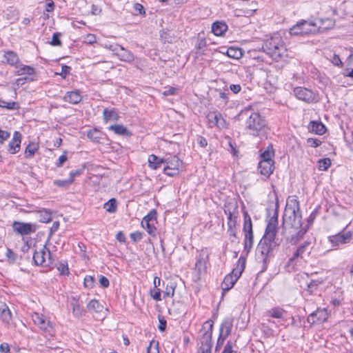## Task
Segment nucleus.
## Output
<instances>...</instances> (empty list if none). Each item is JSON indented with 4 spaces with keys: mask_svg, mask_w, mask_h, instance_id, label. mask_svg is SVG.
Wrapping results in <instances>:
<instances>
[{
    "mask_svg": "<svg viewBox=\"0 0 353 353\" xmlns=\"http://www.w3.org/2000/svg\"><path fill=\"white\" fill-rule=\"evenodd\" d=\"M142 221H152V222H157V212L154 210H152L148 213L147 215H145Z\"/></svg>",
    "mask_w": 353,
    "mask_h": 353,
    "instance_id": "obj_48",
    "label": "nucleus"
},
{
    "mask_svg": "<svg viewBox=\"0 0 353 353\" xmlns=\"http://www.w3.org/2000/svg\"><path fill=\"white\" fill-rule=\"evenodd\" d=\"M227 232L229 235V239L230 240V241L235 242L236 240L238 239L236 235V228H228Z\"/></svg>",
    "mask_w": 353,
    "mask_h": 353,
    "instance_id": "obj_51",
    "label": "nucleus"
},
{
    "mask_svg": "<svg viewBox=\"0 0 353 353\" xmlns=\"http://www.w3.org/2000/svg\"><path fill=\"white\" fill-rule=\"evenodd\" d=\"M21 141V134L15 131L13 134V137L12 140L10 141L8 144V151L10 154H16L20 150V145Z\"/></svg>",
    "mask_w": 353,
    "mask_h": 353,
    "instance_id": "obj_19",
    "label": "nucleus"
},
{
    "mask_svg": "<svg viewBox=\"0 0 353 353\" xmlns=\"http://www.w3.org/2000/svg\"><path fill=\"white\" fill-rule=\"evenodd\" d=\"M274 161H260L259 163L260 173L266 178L269 177L274 170Z\"/></svg>",
    "mask_w": 353,
    "mask_h": 353,
    "instance_id": "obj_20",
    "label": "nucleus"
},
{
    "mask_svg": "<svg viewBox=\"0 0 353 353\" xmlns=\"http://www.w3.org/2000/svg\"><path fill=\"white\" fill-rule=\"evenodd\" d=\"M70 305L72 309L73 315L76 317H80L85 313V310L81 303H79V299L76 297H72L70 301Z\"/></svg>",
    "mask_w": 353,
    "mask_h": 353,
    "instance_id": "obj_22",
    "label": "nucleus"
},
{
    "mask_svg": "<svg viewBox=\"0 0 353 353\" xmlns=\"http://www.w3.org/2000/svg\"><path fill=\"white\" fill-rule=\"evenodd\" d=\"M108 130L112 131L114 134L117 135H122L130 137L131 136V132L123 125H111L108 128Z\"/></svg>",
    "mask_w": 353,
    "mask_h": 353,
    "instance_id": "obj_27",
    "label": "nucleus"
},
{
    "mask_svg": "<svg viewBox=\"0 0 353 353\" xmlns=\"http://www.w3.org/2000/svg\"><path fill=\"white\" fill-rule=\"evenodd\" d=\"M307 143L310 147L316 148L321 145V141L317 139L309 138Z\"/></svg>",
    "mask_w": 353,
    "mask_h": 353,
    "instance_id": "obj_58",
    "label": "nucleus"
},
{
    "mask_svg": "<svg viewBox=\"0 0 353 353\" xmlns=\"http://www.w3.org/2000/svg\"><path fill=\"white\" fill-rule=\"evenodd\" d=\"M12 226L13 230L20 235L30 234L35 232L37 228L36 224L20 221H14Z\"/></svg>",
    "mask_w": 353,
    "mask_h": 353,
    "instance_id": "obj_13",
    "label": "nucleus"
},
{
    "mask_svg": "<svg viewBox=\"0 0 353 353\" xmlns=\"http://www.w3.org/2000/svg\"><path fill=\"white\" fill-rule=\"evenodd\" d=\"M0 316L5 323H9L12 318V313L7 305L4 303H0Z\"/></svg>",
    "mask_w": 353,
    "mask_h": 353,
    "instance_id": "obj_28",
    "label": "nucleus"
},
{
    "mask_svg": "<svg viewBox=\"0 0 353 353\" xmlns=\"http://www.w3.org/2000/svg\"><path fill=\"white\" fill-rule=\"evenodd\" d=\"M320 282L317 281H311L307 284V291L310 293L313 292L314 290L316 289L317 286L319 285Z\"/></svg>",
    "mask_w": 353,
    "mask_h": 353,
    "instance_id": "obj_59",
    "label": "nucleus"
},
{
    "mask_svg": "<svg viewBox=\"0 0 353 353\" xmlns=\"http://www.w3.org/2000/svg\"><path fill=\"white\" fill-rule=\"evenodd\" d=\"M10 137V133L8 131L0 130V143H3Z\"/></svg>",
    "mask_w": 353,
    "mask_h": 353,
    "instance_id": "obj_61",
    "label": "nucleus"
},
{
    "mask_svg": "<svg viewBox=\"0 0 353 353\" xmlns=\"http://www.w3.org/2000/svg\"><path fill=\"white\" fill-rule=\"evenodd\" d=\"M5 59L10 65H14L18 63L19 57L17 53L12 51H8L5 53Z\"/></svg>",
    "mask_w": 353,
    "mask_h": 353,
    "instance_id": "obj_37",
    "label": "nucleus"
},
{
    "mask_svg": "<svg viewBox=\"0 0 353 353\" xmlns=\"http://www.w3.org/2000/svg\"><path fill=\"white\" fill-rule=\"evenodd\" d=\"M243 231L244 233L253 232L252 220L251 218L249 216H248L247 213H245V216Z\"/></svg>",
    "mask_w": 353,
    "mask_h": 353,
    "instance_id": "obj_46",
    "label": "nucleus"
},
{
    "mask_svg": "<svg viewBox=\"0 0 353 353\" xmlns=\"http://www.w3.org/2000/svg\"><path fill=\"white\" fill-rule=\"evenodd\" d=\"M213 322L205 321L199 332L201 345L198 353H211Z\"/></svg>",
    "mask_w": 353,
    "mask_h": 353,
    "instance_id": "obj_5",
    "label": "nucleus"
},
{
    "mask_svg": "<svg viewBox=\"0 0 353 353\" xmlns=\"http://www.w3.org/2000/svg\"><path fill=\"white\" fill-rule=\"evenodd\" d=\"M103 119L105 122L108 121H117L119 117L118 113L115 111L114 109L109 110L108 108H105L103 112Z\"/></svg>",
    "mask_w": 353,
    "mask_h": 353,
    "instance_id": "obj_30",
    "label": "nucleus"
},
{
    "mask_svg": "<svg viewBox=\"0 0 353 353\" xmlns=\"http://www.w3.org/2000/svg\"><path fill=\"white\" fill-rule=\"evenodd\" d=\"M208 118L210 122H212L214 125H217L221 118V114L214 112L210 113L208 116Z\"/></svg>",
    "mask_w": 353,
    "mask_h": 353,
    "instance_id": "obj_55",
    "label": "nucleus"
},
{
    "mask_svg": "<svg viewBox=\"0 0 353 353\" xmlns=\"http://www.w3.org/2000/svg\"><path fill=\"white\" fill-rule=\"evenodd\" d=\"M263 50L273 59L278 61L285 55L286 48L279 37L267 39L262 46Z\"/></svg>",
    "mask_w": 353,
    "mask_h": 353,
    "instance_id": "obj_4",
    "label": "nucleus"
},
{
    "mask_svg": "<svg viewBox=\"0 0 353 353\" xmlns=\"http://www.w3.org/2000/svg\"><path fill=\"white\" fill-rule=\"evenodd\" d=\"M81 96L78 91L67 92L63 97V100L72 104H77L81 101Z\"/></svg>",
    "mask_w": 353,
    "mask_h": 353,
    "instance_id": "obj_25",
    "label": "nucleus"
},
{
    "mask_svg": "<svg viewBox=\"0 0 353 353\" xmlns=\"http://www.w3.org/2000/svg\"><path fill=\"white\" fill-rule=\"evenodd\" d=\"M278 225V204L273 216L269 219L263 237L272 240H280L276 237Z\"/></svg>",
    "mask_w": 353,
    "mask_h": 353,
    "instance_id": "obj_9",
    "label": "nucleus"
},
{
    "mask_svg": "<svg viewBox=\"0 0 353 353\" xmlns=\"http://www.w3.org/2000/svg\"><path fill=\"white\" fill-rule=\"evenodd\" d=\"M222 353H236V352L234 351L232 349V342L228 341Z\"/></svg>",
    "mask_w": 353,
    "mask_h": 353,
    "instance_id": "obj_64",
    "label": "nucleus"
},
{
    "mask_svg": "<svg viewBox=\"0 0 353 353\" xmlns=\"http://www.w3.org/2000/svg\"><path fill=\"white\" fill-rule=\"evenodd\" d=\"M134 9L135 12H138L140 14H145L143 6L140 3H135L134 5Z\"/></svg>",
    "mask_w": 353,
    "mask_h": 353,
    "instance_id": "obj_63",
    "label": "nucleus"
},
{
    "mask_svg": "<svg viewBox=\"0 0 353 353\" xmlns=\"http://www.w3.org/2000/svg\"><path fill=\"white\" fill-rule=\"evenodd\" d=\"M147 353H159L158 342L152 341L147 349Z\"/></svg>",
    "mask_w": 353,
    "mask_h": 353,
    "instance_id": "obj_52",
    "label": "nucleus"
},
{
    "mask_svg": "<svg viewBox=\"0 0 353 353\" xmlns=\"http://www.w3.org/2000/svg\"><path fill=\"white\" fill-rule=\"evenodd\" d=\"M331 165V161L329 158L319 159L317 162V167L319 170L325 171Z\"/></svg>",
    "mask_w": 353,
    "mask_h": 353,
    "instance_id": "obj_42",
    "label": "nucleus"
},
{
    "mask_svg": "<svg viewBox=\"0 0 353 353\" xmlns=\"http://www.w3.org/2000/svg\"><path fill=\"white\" fill-rule=\"evenodd\" d=\"M110 49L116 53L121 61L128 63L132 62L134 61V57L133 54L121 46H110Z\"/></svg>",
    "mask_w": 353,
    "mask_h": 353,
    "instance_id": "obj_15",
    "label": "nucleus"
},
{
    "mask_svg": "<svg viewBox=\"0 0 353 353\" xmlns=\"http://www.w3.org/2000/svg\"><path fill=\"white\" fill-rule=\"evenodd\" d=\"M301 219L299 201L296 196H290L287 199L283 216L281 234L288 239H294V236L296 239L302 238L306 230L303 231L301 229Z\"/></svg>",
    "mask_w": 353,
    "mask_h": 353,
    "instance_id": "obj_1",
    "label": "nucleus"
},
{
    "mask_svg": "<svg viewBox=\"0 0 353 353\" xmlns=\"http://www.w3.org/2000/svg\"><path fill=\"white\" fill-rule=\"evenodd\" d=\"M228 30V26L220 21H216L212 25V32L216 36H223Z\"/></svg>",
    "mask_w": 353,
    "mask_h": 353,
    "instance_id": "obj_26",
    "label": "nucleus"
},
{
    "mask_svg": "<svg viewBox=\"0 0 353 353\" xmlns=\"http://www.w3.org/2000/svg\"><path fill=\"white\" fill-rule=\"evenodd\" d=\"M61 33L55 32L53 34L52 40L50 41V44L54 46H59L61 45V41L60 40Z\"/></svg>",
    "mask_w": 353,
    "mask_h": 353,
    "instance_id": "obj_50",
    "label": "nucleus"
},
{
    "mask_svg": "<svg viewBox=\"0 0 353 353\" xmlns=\"http://www.w3.org/2000/svg\"><path fill=\"white\" fill-rule=\"evenodd\" d=\"M33 261L37 265L48 266L52 263L50 252L46 245H43L39 251H34Z\"/></svg>",
    "mask_w": 353,
    "mask_h": 353,
    "instance_id": "obj_10",
    "label": "nucleus"
},
{
    "mask_svg": "<svg viewBox=\"0 0 353 353\" xmlns=\"http://www.w3.org/2000/svg\"><path fill=\"white\" fill-rule=\"evenodd\" d=\"M72 183V180L66 179V180H55L54 181V184L61 188H66L69 186Z\"/></svg>",
    "mask_w": 353,
    "mask_h": 353,
    "instance_id": "obj_53",
    "label": "nucleus"
},
{
    "mask_svg": "<svg viewBox=\"0 0 353 353\" xmlns=\"http://www.w3.org/2000/svg\"><path fill=\"white\" fill-rule=\"evenodd\" d=\"M71 68L68 65H63L61 68V72L59 74L63 79L66 77V75L68 74L70 72Z\"/></svg>",
    "mask_w": 353,
    "mask_h": 353,
    "instance_id": "obj_62",
    "label": "nucleus"
},
{
    "mask_svg": "<svg viewBox=\"0 0 353 353\" xmlns=\"http://www.w3.org/2000/svg\"><path fill=\"white\" fill-rule=\"evenodd\" d=\"M295 97L306 103H315L318 101L316 94L311 90L303 87H296L294 89Z\"/></svg>",
    "mask_w": 353,
    "mask_h": 353,
    "instance_id": "obj_11",
    "label": "nucleus"
},
{
    "mask_svg": "<svg viewBox=\"0 0 353 353\" xmlns=\"http://www.w3.org/2000/svg\"><path fill=\"white\" fill-rule=\"evenodd\" d=\"M157 222L147 221H141V226L143 228L146 230L147 232L152 236H156L157 234V228L156 225Z\"/></svg>",
    "mask_w": 353,
    "mask_h": 353,
    "instance_id": "obj_32",
    "label": "nucleus"
},
{
    "mask_svg": "<svg viewBox=\"0 0 353 353\" xmlns=\"http://www.w3.org/2000/svg\"><path fill=\"white\" fill-rule=\"evenodd\" d=\"M164 164L163 159H161L154 154H150L148 157L149 167L153 170H157Z\"/></svg>",
    "mask_w": 353,
    "mask_h": 353,
    "instance_id": "obj_31",
    "label": "nucleus"
},
{
    "mask_svg": "<svg viewBox=\"0 0 353 353\" xmlns=\"http://www.w3.org/2000/svg\"><path fill=\"white\" fill-rule=\"evenodd\" d=\"M304 246H299L296 250L293 252L292 256L288 261V266L294 268L296 265L300 262V259H303V255L307 252L304 250Z\"/></svg>",
    "mask_w": 353,
    "mask_h": 353,
    "instance_id": "obj_17",
    "label": "nucleus"
},
{
    "mask_svg": "<svg viewBox=\"0 0 353 353\" xmlns=\"http://www.w3.org/2000/svg\"><path fill=\"white\" fill-rule=\"evenodd\" d=\"M178 92V89L174 87H168L165 88V90L163 91V94L165 97L170 95H175Z\"/></svg>",
    "mask_w": 353,
    "mask_h": 353,
    "instance_id": "obj_57",
    "label": "nucleus"
},
{
    "mask_svg": "<svg viewBox=\"0 0 353 353\" xmlns=\"http://www.w3.org/2000/svg\"><path fill=\"white\" fill-rule=\"evenodd\" d=\"M308 128L310 131L320 135L323 134L325 132V125L322 123L318 121H311Z\"/></svg>",
    "mask_w": 353,
    "mask_h": 353,
    "instance_id": "obj_29",
    "label": "nucleus"
},
{
    "mask_svg": "<svg viewBox=\"0 0 353 353\" xmlns=\"http://www.w3.org/2000/svg\"><path fill=\"white\" fill-rule=\"evenodd\" d=\"M328 318V312L325 308H317L316 310L310 314L307 321L310 324H321Z\"/></svg>",
    "mask_w": 353,
    "mask_h": 353,
    "instance_id": "obj_14",
    "label": "nucleus"
},
{
    "mask_svg": "<svg viewBox=\"0 0 353 353\" xmlns=\"http://www.w3.org/2000/svg\"><path fill=\"white\" fill-rule=\"evenodd\" d=\"M232 327V320L227 318L222 322L220 327L219 335L227 338L231 333Z\"/></svg>",
    "mask_w": 353,
    "mask_h": 353,
    "instance_id": "obj_23",
    "label": "nucleus"
},
{
    "mask_svg": "<svg viewBox=\"0 0 353 353\" xmlns=\"http://www.w3.org/2000/svg\"><path fill=\"white\" fill-rule=\"evenodd\" d=\"M241 258L239 259L236 268H234L230 274L225 276L221 283V288L223 291L230 290L241 276L245 268V262L243 261L241 263Z\"/></svg>",
    "mask_w": 353,
    "mask_h": 353,
    "instance_id": "obj_6",
    "label": "nucleus"
},
{
    "mask_svg": "<svg viewBox=\"0 0 353 353\" xmlns=\"http://www.w3.org/2000/svg\"><path fill=\"white\" fill-rule=\"evenodd\" d=\"M315 23H317L316 27L317 29V32H323L332 28L335 25V21L334 19L330 17H327L325 19L321 18L317 19Z\"/></svg>",
    "mask_w": 353,
    "mask_h": 353,
    "instance_id": "obj_18",
    "label": "nucleus"
},
{
    "mask_svg": "<svg viewBox=\"0 0 353 353\" xmlns=\"http://www.w3.org/2000/svg\"><path fill=\"white\" fill-rule=\"evenodd\" d=\"M352 238L350 232H340L329 237L333 246H339L341 244L349 243Z\"/></svg>",
    "mask_w": 353,
    "mask_h": 353,
    "instance_id": "obj_16",
    "label": "nucleus"
},
{
    "mask_svg": "<svg viewBox=\"0 0 353 353\" xmlns=\"http://www.w3.org/2000/svg\"><path fill=\"white\" fill-rule=\"evenodd\" d=\"M254 244L253 232L245 233L244 249L249 252Z\"/></svg>",
    "mask_w": 353,
    "mask_h": 353,
    "instance_id": "obj_35",
    "label": "nucleus"
},
{
    "mask_svg": "<svg viewBox=\"0 0 353 353\" xmlns=\"http://www.w3.org/2000/svg\"><path fill=\"white\" fill-rule=\"evenodd\" d=\"M88 137L92 141H98L100 139L99 132L97 130H90L88 132Z\"/></svg>",
    "mask_w": 353,
    "mask_h": 353,
    "instance_id": "obj_54",
    "label": "nucleus"
},
{
    "mask_svg": "<svg viewBox=\"0 0 353 353\" xmlns=\"http://www.w3.org/2000/svg\"><path fill=\"white\" fill-rule=\"evenodd\" d=\"M225 213L228 214V228H236V219H237V212L235 213L228 210H224Z\"/></svg>",
    "mask_w": 353,
    "mask_h": 353,
    "instance_id": "obj_39",
    "label": "nucleus"
},
{
    "mask_svg": "<svg viewBox=\"0 0 353 353\" xmlns=\"http://www.w3.org/2000/svg\"><path fill=\"white\" fill-rule=\"evenodd\" d=\"M0 106L6 108L8 110H17L19 108L18 103L15 102H6L0 99Z\"/></svg>",
    "mask_w": 353,
    "mask_h": 353,
    "instance_id": "obj_47",
    "label": "nucleus"
},
{
    "mask_svg": "<svg viewBox=\"0 0 353 353\" xmlns=\"http://www.w3.org/2000/svg\"><path fill=\"white\" fill-rule=\"evenodd\" d=\"M164 164L166 165L163 168V172L170 176H174L179 174V168L182 165V161L176 156H169L163 158Z\"/></svg>",
    "mask_w": 353,
    "mask_h": 353,
    "instance_id": "obj_7",
    "label": "nucleus"
},
{
    "mask_svg": "<svg viewBox=\"0 0 353 353\" xmlns=\"http://www.w3.org/2000/svg\"><path fill=\"white\" fill-rule=\"evenodd\" d=\"M274 156V151L272 147H268V149L261 154L260 161H274L272 157Z\"/></svg>",
    "mask_w": 353,
    "mask_h": 353,
    "instance_id": "obj_43",
    "label": "nucleus"
},
{
    "mask_svg": "<svg viewBox=\"0 0 353 353\" xmlns=\"http://www.w3.org/2000/svg\"><path fill=\"white\" fill-rule=\"evenodd\" d=\"M39 220L42 223H48L51 221V213L46 210L38 212Z\"/></svg>",
    "mask_w": 353,
    "mask_h": 353,
    "instance_id": "obj_44",
    "label": "nucleus"
},
{
    "mask_svg": "<svg viewBox=\"0 0 353 353\" xmlns=\"http://www.w3.org/2000/svg\"><path fill=\"white\" fill-rule=\"evenodd\" d=\"M32 319L35 325H37L43 332L52 334L53 332V326L52 323L43 314L38 312H34L32 314Z\"/></svg>",
    "mask_w": 353,
    "mask_h": 353,
    "instance_id": "obj_12",
    "label": "nucleus"
},
{
    "mask_svg": "<svg viewBox=\"0 0 353 353\" xmlns=\"http://www.w3.org/2000/svg\"><path fill=\"white\" fill-rule=\"evenodd\" d=\"M176 287V284L174 282H168L164 291V296L168 297H173L174 295Z\"/></svg>",
    "mask_w": 353,
    "mask_h": 353,
    "instance_id": "obj_41",
    "label": "nucleus"
},
{
    "mask_svg": "<svg viewBox=\"0 0 353 353\" xmlns=\"http://www.w3.org/2000/svg\"><path fill=\"white\" fill-rule=\"evenodd\" d=\"M35 72L34 68L29 65H21L18 70L19 75L28 74L32 75Z\"/></svg>",
    "mask_w": 353,
    "mask_h": 353,
    "instance_id": "obj_45",
    "label": "nucleus"
},
{
    "mask_svg": "<svg viewBox=\"0 0 353 353\" xmlns=\"http://www.w3.org/2000/svg\"><path fill=\"white\" fill-rule=\"evenodd\" d=\"M290 33L292 35H303L302 27L301 23L294 26L290 30Z\"/></svg>",
    "mask_w": 353,
    "mask_h": 353,
    "instance_id": "obj_49",
    "label": "nucleus"
},
{
    "mask_svg": "<svg viewBox=\"0 0 353 353\" xmlns=\"http://www.w3.org/2000/svg\"><path fill=\"white\" fill-rule=\"evenodd\" d=\"M301 26L302 27L303 35L317 32V29L316 28L317 23H315V22L303 21L301 22Z\"/></svg>",
    "mask_w": 353,
    "mask_h": 353,
    "instance_id": "obj_24",
    "label": "nucleus"
},
{
    "mask_svg": "<svg viewBox=\"0 0 353 353\" xmlns=\"http://www.w3.org/2000/svg\"><path fill=\"white\" fill-rule=\"evenodd\" d=\"M94 279L93 276L88 275L84 279V286L85 288H92L94 285Z\"/></svg>",
    "mask_w": 353,
    "mask_h": 353,
    "instance_id": "obj_56",
    "label": "nucleus"
},
{
    "mask_svg": "<svg viewBox=\"0 0 353 353\" xmlns=\"http://www.w3.org/2000/svg\"><path fill=\"white\" fill-rule=\"evenodd\" d=\"M281 242V240H272L263 237L256 248L257 259L266 264L270 259L274 255V250Z\"/></svg>",
    "mask_w": 353,
    "mask_h": 353,
    "instance_id": "obj_3",
    "label": "nucleus"
},
{
    "mask_svg": "<svg viewBox=\"0 0 353 353\" xmlns=\"http://www.w3.org/2000/svg\"><path fill=\"white\" fill-rule=\"evenodd\" d=\"M103 208L110 213H114L117 211V201L115 199H110L108 201H107L104 205Z\"/></svg>",
    "mask_w": 353,
    "mask_h": 353,
    "instance_id": "obj_38",
    "label": "nucleus"
},
{
    "mask_svg": "<svg viewBox=\"0 0 353 353\" xmlns=\"http://www.w3.org/2000/svg\"><path fill=\"white\" fill-rule=\"evenodd\" d=\"M39 145L35 143H30L28 145L25 150L26 158H32L35 152L38 150Z\"/></svg>",
    "mask_w": 353,
    "mask_h": 353,
    "instance_id": "obj_36",
    "label": "nucleus"
},
{
    "mask_svg": "<svg viewBox=\"0 0 353 353\" xmlns=\"http://www.w3.org/2000/svg\"><path fill=\"white\" fill-rule=\"evenodd\" d=\"M87 307L89 311L99 312L102 310L103 306L97 300L92 299L88 303Z\"/></svg>",
    "mask_w": 353,
    "mask_h": 353,
    "instance_id": "obj_40",
    "label": "nucleus"
},
{
    "mask_svg": "<svg viewBox=\"0 0 353 353\" xmlns=\"http://www.w3.org/2000/svg\"><path fill=\"white\" fill-rule=\"evenodd\" d=\"M207 50L206 40L199 34L195 44V54L197 57L205 54Z\"/></svg>",
    "mask_w": 353,
    "mask_h": 353,
    "instance_id": "obj_21",
    "label": "nucleus"
},
{
    "mask_svg": "<svg viewBox=\"0 0 353 353\" xmlns=\"http://www.w3.org/2000/svg\"><path fill=\"white\" fill-rule=\"evenodd\" d=\"M285 313V311L279 307H272L266 312L268 316L275 319H282Z\"/></svg>",
    "mask_w": 353,
    "mask_h": 353,
    "instance_id": "obj_33",
    "label": "nucleus"
},
{
    "mask_svg": "<svg viewBox=\"0 0 353 353\" xmlns=\"http://www.w3.org/2000/svg\"><path fill=\"white\" fill-rule=\"evenodd\" d=\"M250 112V110L246 108L240 112L239 116H249L245 122V130L248 134L254 137L260 136L264 130L265 121L259 113L252 112L249 114Z\"/></svg>",
    "mask_w": 353,
    "mask_h": 353,
    "instance_id": "obj_2",
    "label": "nucleus"
},
{
    "mask_svg": "<svg viewBox=\"0 0 353 353\" xmlns=\"http://www.w3.org/2000/svg\"><path fill=\"white\" fill-rule=\"evenodd\" d=\"M225 54H227L228 57L235 59H239L241 58L243 56V52L241 49L234 47H230L228 48Z\"/></svg>",
    "mask_w": 353,
    "mask_h": 353,
    "instance_id": "obj_34",
    "label": "nucleus"
},
{
    "mask_svg": "<svg viewBox=\"0 0 353 353\" xmlns=\"http://www.w3.org/2000/svg\"><path fill=\"white\" fill-rule=\"evenodd\" d=\"M130 239L134 242H138L142 239V233L141 232H135L130 234Z\"/></svg>",
    "mask_w": 353,
    "mask_h": 353,
    "instance_id": "obj_60",
    "label": "nucleus"
},
{
    "mask_svg": "<svg viewBox=\"0 0 353 353\" xmlns=\"http://www.w3.org/2000/svg\"><path fill=\"white\" fill-rule=\"evenodd\" d=\"M209 261V252L207 248L201 249L196 256L194 270L196 272L198 278L206 272L207 263Z\"/></svg>",
    "mask_w": 353,
    "mask_h": 353,
    "instance_id": "obj_8",
    "label": "nucleus"
}]
</instances>
